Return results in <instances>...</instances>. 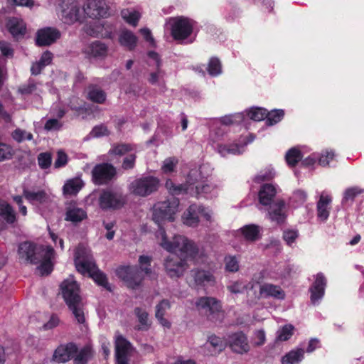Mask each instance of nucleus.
<instances>
[{
  "instance_id": "6e6d98bb",
  "label": "nucleus",
  "mask_w": 364,
  "mask_h": 364,
  "mask_svg": "<svg viewBox=\"0 0 364 364\" xmlns=\"http://www.w3.org/2000/svg\"><path fill=\"white\" fill-rule=\"evenodd\" d=\"M12 136L18 142H21L24 140H31L33 139V134L31 133L21 129H16L13 132Z\"/></svg>"
},
{
  "instance_id": "603ef678",
  "label": "nucleus",
  "mask_w": 364,
  "mask_h": 364,
  "mask_svg": "<svg viewBox=\"0 0 364 364\" xmlns=\"http://www.w3.org/2000/svg\"><path fill=\"white\" fill-rule=\"evenodd\" d=\"M335 154L332 150H325L318 155V164L322 166H328L333 160Z\"/></svg>"
},
{
  "instance_id": "2f4dec72",
  "label": "nucleus",
  "mask_w": 364,
  "mask_h": 364,
  "mask_svg": "<svg viewBox=\"0 0 364 364\" xmlns=\"http://www.w3.org/2000/svg\"><path fill=\"white\" fill-rule=\"evenodd\" d=\"M41 86L42 83L41 82L30 77L18 87V92L23 96L38 95L41 92Z\"/></svg>"
},
{
  "instance_id": "e433bc0d",
  "label": "nucleus",
  "mask_w": 364,
  "mask_h": 364,
  "mask_svg": "<svg viewBox=\"0 0 364 364\" xmlns=\"http://www.w3.org/2000/svg\"><path fill=\"white\" fill-rule=\"evenodd\" d=\"M119 41L122 46L133 50L136 46L137 38L132 31L124 30L120 33Z\"/></svg>"
},
{
  "instance_id": "f3484780",
  "label": "nucleus",
  "mask_w": 364,
  "mask_h": 364,
  "mask_svg": "<svg viewBox=\"0 0 364 364\" xmlns=\"http://www.w3.org/2000/svg\"><path fill=\"white\" fill-rule=\"evenodd\" d=\"M109 152L115 155L125 156L122 163V168L124 169H132L134 168L136 158V151L133 146L129 144H118L114 146Z\"/></svg>"
},
{
  "instance_id": "6ab92c4d",
  "label": "nucleus",
  "mask_w": 364,
  "mask_h": 364,
  "mask_svg": "<svg viewBox=\"0 0 364 364\" xmlns=\"http://www.w3.org/2000/svg\"><path fill=\"white\" fill-rule=\"evenodd\" d=\"M92 179L96 184H104L109 181L115 175L116 171L109 164L96 165L92 170Z\"/></svg>"
},
{
  "instance_id": "5fc2aeb1",
  "label": "nucleus",
  "mask_w": 364,
  "mask_h": 364,
  "mask_svg": "<svg viewBox=\"0 0 364 364\" xmlns=\"http://www.w3.org/2000/svg\"><path fill=\"white\" fill-rule=\"evenodd\" d=\"M208 71L210 75L215 76L221 73V65L218 58H213L210 60Z\"/></svg>"
},
{
  "instance_id": "de8ad7c7",
  "label": "nucleus",
  "mask_w": 364,
  "mask_h": 364,
  "mask_svg": "<svg viewBox=\"0 0 364 364\" xmlns=\"http://www.w3.org/2000/svg\"><path fill=\"white\" fill-rule=\"evenodd\" d=\"M225 269L229 272H237L240 269L239 260L236 256L228 255L224 259Z\"/></svg>"
},
{
  "instance_id": "b1692460",
  "label": "nucleus",
  "mask_w": 364,
  "mask_h": 364,
  "mask_svg": "<svg viewBox=\"0 0 364 364\" xmlns=\"http://www.w3.org/2000/svg\"><path fill=\"white\" fill-rule=\"evenodd\" d=\"M60 32L55 28L47 27L38 31L36 43L40 46H49L60 38Z\"/></svg>"
},
{
  "instance_id": "412c9836",
  "label": "nucleus",
  "mask_w": 364,
  "mask_h": 364,
  "mask_svg": "<svg viewBox=\"0 0 364 364\" xmlns=\"http://www.w3.org/2000/svg\"><path fill=\"white\" fill-rule=\"evenodd\" d=\"M332 197L326 191H323L316 203V212L318 220L326 222L330 215L331 209Z\"/></svg>"
},
{
  "instance_id": "680f3d73",
  "label": "nucleus",
  "mask_w": 364,
  "mask_h": 364,
  "mask_svg": "<svg viewBox=\"0 0 364 364\" xmlns=\"http://www.w3.org/2000/svg\"><path fill=\"white\" fill-rule=\"evenodd\" d=\"M291 198L297 204H303L307 199V194L304 191L297 190L294 192Z\"/></svg>"
},
{
  "instance_id": "49530a36",
  "label": "nucleus",
  "mask_w": 364,
  "mask_h": 364,
  "mask_svg": "<svg viewBox=\"0 0 364 364\" xmlns=\"http://www.w3.org/2000/svg\"><path fill=\"white\" fill-rule=\"evenodd\" d=\"M284 115L282 109H274L271 112L267 111L266 124L268 126H272L282 120Z\"/></svg>"
},
{
  "instance_id": "cd10ccee",
  "label": "nucleus",
  "mask_w": 364,
  "mask_h": 364,
  "mask_svg": "<svg viewBox=\"0 0 364 364\" xmlns=\"http://www.w3.org/2000/svg\"><path fill=\"white\" fill-rule=\"evenodd\" d=\"M87 218L86 211L76 203H69L65 208V220L74 224L82 222Z\"/></svg>"
},
{
  "instance_id": "f03ea898",
  "label": "nucleus",
  "mask_w": 364,
  "mask_h": 364,
  "mask_svg": "<svg viewBox=\"0 0 364 364\" xmlns=\"http://www.w3.org/2000/svg\"><path fill=\"white\" fill-rule=\"evenodd\" d=\"M243 119L242 113H236L223 117L218 122L213 129L210 134V143L213 148L221 156H227L228 155H237L244 152L245 146L251 143L254 139H250L244 138L240 144H224L222 141L224 140L225 130L223 126L230 125L235 123H239Z\"/></svg>"
},
{
  "instance_id": "473e14b6",
  "label": "nucleus",
  "mask_w": 364,
  "mask_h": 364,
  "mask_svg": "<svg viewBox=\"0 0 364 364\" xmlns=\"http://www.w3.org/2000/svg\"><path fill=\"white\" fill-rule=\"evenodd\" d=\"M6 27L11 34L16 38L23 36L26 30L25 23L18 18H10L6 23Z\"/></svg>"
},
{
  "instance_id": "7ed1b4c3",
  "label": "nucleus",
  "mask_w": 364,
  "mask_h": 364,
  "mask_svg": "<svg viewBox=\"0 0 364 364\" xmlns=\"http://www.w3.org/2000/svg\"><path fill=\"white\" fill-rule=\"evenodd\" d=\"M19 259L28 263L39 264L38 269L41 275L49 274L53 268L54 250L50 246H36L24 242L18 246Z\"/></svg>"
},
{
  "instance_id": "a211bd4d",
  "label": "nucleus",
  "mask_w": 364,
  "mask_h": 364,
  "mask_svg": "<svg viewBox=\"0 0 364 364\" xmlns=\"http://www.w3.org/2000/svg\"><path fill=\"white\" fill-rule=\"evenodd\" d=\"M226 341L231 350L237 353H247L250 349L247 337L242 331L228 335Z\"/></svg>"
},
{
  "instance_id": "c9c22d12",
  "label": "nucleus",
  "mask_w": 364,
  "mask_h": 364,
  "mask_svg": "<svg viewBox=\"0 0 364 364\" xmlns=\"http://www.w3.org/2000/svg\"><path fill=\"white\" fill-rule=\"evenodd\" d=\"M304 355V350L301 348H298L291 350L284 356L282 357V364H299L303 360Z\"/></svg>"
},
{
  "instance_id": "864d4df0",
  "label": "nucleus",
  "mask_w": 364,
  "mask_h": 364,
  "mask_svg": "<svg viewBox=\"0 0 364 364\" xmlns=\"http://www.w3.org/2000/svg\"><path fill=\"white\" fill-rule=\"evenodd\" d=\"M227 289L231 294H242L245 289V285L242 281H232L227 285Z\"/></svg>"
},
{
  "instance_id": "58836bf2",
  "label": "nucleus",
  "mask_w": 364,
  "mask_h": 364,
  "mask_svg": "<svg viewBox=\"0 0 364 364\" xmlns=\"http://www.w3.org/2000/svg\"><path fill=\"white\" fill-rule=\"evenodd\" d=\"M107 46L99 41L92 43L87 48V53L92 57L100 58L107 55Z\"/></svg>"
},
{
  "instance_id": "393cba45",
  "label": "nucleus",
  "mask_w": 364,
  "mask_h": 364,
  "mask_svg": "<svg viewBox=\"0 0 364 364\" xmlns=\"http://www.w3.org/2000/svg\"><path fill=\"white\" fill-rule=\"evenodd\" d=\"M262 228L255 224L245 225L237 230V235H241L248 242H254L262 237Z\"/></svg>"
},
{
  "instance_id": "5701e85b",
  "label": "nucleus",
  "mask_w": 364,
  "mask_h": 364,
  "mask_svg": "<svg viewBox=\"0 0 364 364\" xmlns=\"http://www.w3.org/2000/svg\"><path fill=\"white\" fill-rule=\"evenodd\" d=\"M326 286V279L322 273H318L314 282L311 286V301L313 304H317L323 298Z\"/></svg>"
},
{
  "instance_id": "9b49d317",
  "label": "nucleus",
  "mask_w": 364,
  "mask_h": 364,
  "mask_svg": "<svg viewBox=\"0 0 364 364\" xmlns=\"http://www.w3.org/2000/svg\"><path fill=\"white\" fill-rule=\"evenodd\" d=\"M81 0H63L60 5V18L68 25H72L81 19Z\"/></svg>"
},
{
  "instance_id": "0eeeda50",
  "label": "nucleus",
  "mask_w": 364,
  "mask_h": 364,
  "mask_svg": "<svg viewBox=\"0 0 364 364\" xmlns=\"http://www.w3.org/2000/svg\"><path fill=\"white\" fill-rule=\"evenodd\" d=\"M151 257L141 255L139 258V269L136 267H121L117 269V274L129 287L134 289L140 285L143 273L146 275L151 273Z\"/></svg>"
},
{
  "instance_id": "e2e57ef3",
  "label": "nucleus",
  "mask_w": 364,
  "mask_h": 364,
  "mask_svg": "<svg viewBox=\"0 0 364 364\" xmlns=\"http://www.w3.org/2000/svg\"><path fill=\"white\" fill-rule=\"evenodd\" d=\"M275 176V172L273 169H268L264 173H260L255 176V181L260 182L263 181H268L273 178Z\"/></svg>"
},
{
  "instance_id": "4d7b16f0",
  "label": "nucleus",
  "mask_w": 364,
  "mask_h": 364,
  "mask_svg": "<svg viewBox=\"0 0 364 364\" xmlns=\"http://www.w3.org/2000/svg\"><path fill=\"white\" fill-rule=\"evenodd\" d=\"M51 161L52 158L50 154L49 153H41L38 156V166L43 169H46L50 167Z\"/></svg>"
},
{
  "instance_id": "7c9ffc66",
  "label": "nucleus",
  "mask_w": 364,
  "mask_h": 364,
  "mask_svg": "<svg viewBox=\"0 0 364 364\" xmlns=\"http://www.w3.org/2000/svg\"><path fill=\"white\" fill-rule=\"evenodd\" d=\"M269 206L270 209L268 212L269 218L278 224L283 223L286 218L284 202L279 200Z\"/></svg>"
},
{
  "instance_id": "a878e982",
  "label": "nucleus",
  "mask_w": 364,
  "mask_h": 364,
  "mask_svg": "<svg viewBox=\"0 0 364 364\" xmlns=\"http://www.w3.org/2000/svg\"><path fill=\"white\" fill-rule=\"evenodd\" d=\"M277 191L278 188L276 185L272 183L263 184L258 193L259 203L263 206L271 205Z\"/></svg>"
},
{
  "instance_id": "4468645a",
  "label": "nucleus",
  "mask_w": 364,
  "mask_h": 364,
  "mask_svg": "<svg viewBox=\"0 0 364 364\" xmlns=\"http://www.w3.org/2000/svg\"><path fill=\"white\" fill-rule=\"evenodd\" d=\"M159 180L152 176L143 177L132 181L129 185V191L134 195L146 196L156 191Z\"/></svg>"
},
{
  "instance_id": "ddd939ff",
  "label": "nucleus",
  "mask_w": 364,
  "mask_h": 364,
  "mask_svg": "<svg viewBox=\"0 0 364 364\" xmlns=\"http://www.w3.org/2000/svg\"><path fill=\"white\" fill-rule=\"evenodd\" d=\"M195 306L199 312L207 316L210 320L217 319L221 313V303L214 297H200L196 301Z\"/></svg>"
},
{
  "instance_id": "0e129e2a",
  "label": "nucleus",
  "mask_w": 364,
  "mask_h": 364,
  "mask_svg": "<svg viewBox=\"0 0 364 364\" xmlns=\"http://www.w3.org/2000/svg\"><path fill=\"white\" fill-rule=\"evenodd\" d=\"M108 134L107 129L103 125L95 127L90 132V136L92 137H100Z\"/></svg>"
},
{
  "instance_id": "f704fd0d",
  "label": "nucleus",
  "mask_w": 364,
  "mask_h": 364,
  "mask_svg": "<svg viewBox=\"0 0 364 364\" xmlns=\"http://www.w3.org/2000/svg\"><path fill=\"white\" fill-rule=\"evenodd\" d=\"M16 222V213L14 209L6 202L1 201V223L13 225Z\"/></svg>"
},
{
  "instance_id": "2eb2a0df",
  "label": "nucleus",
  "mask_w": 364,
  "mask_h": 364,
  "mask_svg": "<svg viewBox=\"0 0 364 364\" xmlns=\"http://www.w3.org/2000/svg\"><path fill=\"white\" fill-rule=\"evenodd\" d=\"M125 200V198L121 192L107 189L100 193L99 205L103 210L119 209L124 205Z\"/></svg>"
},
{
  "instance_id": "72a5a7b5",
  "label": "nucleus",
  "mask_w": 364,
  "mask_h": 364,
  "mask_svg": "<svg viewBox=\"0 0 364 364\" xmlns=\"http://www.w3.org/2000/svg\"><path fill=\"white\" fill-rule=\"evenodd\" d=\"M84 183L80 178H74L68 180L63 187L65 195H75L83 187Z\"/></svg>"
},
{
  "instance_id": "79ce46f5",
  "label": "nucleus",
  "mask_w": 364,
  "mask_h": 364,
  "mask_svg": "<svg viewBox=\"0 0 364 364\" xmlns=\"http://www.w3.org/2000/svg\"><path fill=\"white\" fill-rule=\"evenodd\" d=\"M302 156L301 151L299 149L294 147L287 152L285 159L287 164L291 167H294L299 161H301Z\"/></svg>"
},
{
  "instance_id": "ea45409f",
  "label": "nucleus",
  "mask_w": 364,
  "mask_h": 364,
  "mask_svg": "<svg viewBox=\"0 0 364 364\" xmlns=\"http://www.w3.org/2000/svg\"><path fill=\"white\" fill-rule=\"evenodd\" d=\"M87 96L91 101L100 104L103 103L106 100L105 92L95 85L88 87Z\"/></svg>"
},
{
  "instance_id": "3c124183",
  "label": "nucleus",
  "mask_w": 364,
  "mask_h": 364,
  "mask_svg": "<svg viewBox=\"0 0 364 364\" xmlns=\"http://www.w3.org/2000/svg\"><path fill=\"white\" fill-rule=\"evenodd\" d=\"M206 345H210L214 348L215 353L220 352L225 348V342L219 337L215 336H211L209 337Z\"/></svg>"
},
{
  "instance_id": "4be33fe9",
  "label": "nucleus",
  "mask_w": 364,
  "mask_h": 364,
  "mask_svg": "<svg viewBox=\"0 0 364 364\" xmlns=\"http://www.w3.org/2000/svg\"><path fill=\"white\" fill-rule=\"evenodd\" d=\"M77 353V346L69 343L65 345H60L55 350L52 357V360L56 363H65L73 358Z\"/></svg>"
},
{
  "instance_id": "dca6fc26",
  "label": "nucleus",
  "mask_w": 364,
  "mask_h": 364,
  "mask_svg": "<svg viewBox=\"0 0 364 364\" xmlns=\"http://www.w3.org/2000/svg\"><path fill=\"white\" fill-rule=\"evenodd\" d=\"M84 14L92 18H104L107 16L108 7L105 0H82Z\"/></svg>"
},
{
  "instance_id": "c85d7f7f",
  "label": "nucleus",
  "mask_w": 364,
  "mask_h": 364,
  "mask_svg": "<svg viewBox=\"0 0 364 364\" xmlns=\"http://www.w3.org/2000/svg\"><path fill=\"white\" fill-rule=\"evenodd\" d=\"M50 113L57 118L49 119L45 124L44 128L47 131H55L60 129L62 123L60 122L65 114V111L60 107L58 105L52 106Z\"/></svg>"
},
{
  "instance_id": "9d476101",
  "label": "nucleus",
  "mask_w": 364,
  "mask_h": 364,
  "mask_svg": "<svg viewBox=\"0 0 364 364\" xmlns=\"http://www.w3.org/2000/svg\"><path fill=\"white\" fill-rule=\"evenodd\" d=\"M200 217L210 224L214 221L213 212L210 209L202 205L192 204L183 213L181 220L183 223L191 228H196L200 223Z\"/></svg>"
},
{
  "instance_id": "20e7f679",
  "label": "nucleus",
  "mask_w": 364,
  "mask_h": 364,
  "mask_svg": "<svg viewBox=\"0 0 364 364\" xmlns=\"http://www.w3.org/2000/svg\"><path fill=\"white\" fill-rule=\"evenodd\" d=\"M210 170L208 166L195 167L188 174V194L196 198H211L218 193V188L208 180Z\"/></svg>"
},
{
  "instance_id": "f257e3e1",
  "label": "nucleus",
  "mask_w": 364,
  "mask_h": 364,
  "mask_svg": "<svg viewBox=\"0 0 364 364\" xmlns=\"http://www.w3.org/2000/svg\"><path fill=\"white\" fill-rule=\"evenodd\" d=\"M159 245L169 252H173L181 257L179 259L176 256L168 257L164 262L167 274L171 277H181L185 269V260L191 259L198 262L200 256L199 249L196 244L183 235H175L171 241L167 239L166 232L161 229L157 235Z\"/></svg>"
},
{
  "instance_id": "c756f323",
  "label": "nucleus",
  "mask_w": 364,
  "mask_h": 364,
  "mask_svg": "<svg viewBox=\"0 0 364 364\" xmlns=\"http://www.w3.org/2000/svg\"><path fill=\"white\" fill-rule=\"evenodd\" d=\"M191 277L196 286L204 287L215 283V277L209 271L198 269H193L191 271Z\"/></svg>"
},
{
  "instance_id": "a18cd8bd",
  "label": "nucleus",
  "mask_w": 364,
  "mask_h": 364,
  "mask_svg": "<svg viewBox=\"0 0 364 364\" xmlns=\"http://www.w3.org/2000/svg\"><path fill=\"white\" fill-rule=\"evenodd\" d=\"M122 16L128 23L136 26L141 17V14L134 9H127L122 11Z\"/></svg>"
},
{
  "instance_id": "8fccbe9b",
  "label": "nucleus",
  "mask_w": 364,
  "mask_h": 364,
  "mask_svg": "<svg viewBox=\"0 0 364 364\" xmlns=\"http://www.w3.org/2000/svg\"><path fill=\"white\" fill-rule=\"evenodd\" d=\"M294 327L292 325L288 324L284 326L277 331V339L280 341H286L289 340L293 334Z\"/></svg>"
},
{
  "instance_id": "13d9d810",
  "label": "nucleus",
  "mask_w": 364,
  "mask_h": 364,
  "mask_svg": "<svg viewBox=\"0 0 364 364\" xmlns=\"http://www.w3.org/2000/svg\"><path fill=\"white\" fill-rule=\"evenodd\" d=\"M298 236V231L295 230H287L283 232V239L289 246H291L295 242Z\"/></svg>"
},
{
  "instance_id": "bf43d9fd",
  "label": "nucleus",
  "mask_w": 364,
  "mask_h": 364,
  "mask_svg": "<svg viewBox=\"0 0 364 364\" xmlns=\"http://www.w3.org/2000/svg\"><path fill=\"white\" fill-rule=\"evenodd\" d=\"M177 162L178 160L174 157L166 159L164 161V164L162 166L163 172L165 173H168L173 171Z\"/></svg>"
},
{
  "instance_id": "6e6552de",
  "label": "nucleus",
  "mask_w": 364,
  "mask_h": 364,
  "mask_svg": "<svg viewBox=\"0 0 364 364\" xmlns=\"http://www.w3.org/2000/svg\"><path fill=\"white\" fill-rule=\"evenodd\" d=\"M193 21L183 16L170 18L166 22L171 34L174 40L181 43H191L193 39L191 38L193 30Z\"/></svg>"
},
{
  "instance_id": "338daca9",
  "label": "nucleus",
  "mask_w": 364,
  "mask_h": 364,
  "mask_svg": "<svg viewBox=\"0 0 364 364\" xmlns=\"http://www.w3.org/2000/svg\"><path fill=\"white\" fill-rule=\"evenodd\" d=\"M14 55V49L8 43H1V57L11 58Z\"/></svg>"
},
{
  "instance_id": "37998d69",
  "label": "nucleus",
  "mask_w": 364,
  "mask_h": 364,
  "mask_svg": "<svg viewBox=\"0 0 364 364\" xmlns=\"http://www.w3.org/2000/svg\"><path fill=\"white\" fill-rule=\"evenodd\" d=\"M134 313L140 323L137 329L147 330L150 326L148 313L145 310L138 307L134 309Z\"/></svg>"
},
{
  "instance_id": "bb28decb",
  "label": "nucleus",
  "mask_w": 364,
  "mask_h": 364,
  "mask_svg": "<svg viewBox=\"0 0 364 364\" xmlns=\"http://www.w3.org/2000/svg\"><path fill=\"white\" fill-rule=\"evenodd\" d=\"M259 295L262 298H273L278 300L285 299V292L280 286L264 283L259 286Z\"/></svg>"
},
{
  "instance_id": "052dcab7",
  "label": "nucleus",
  "mask_w": 364,
  "mask_h": 364,
  "mask_svg": "<svg viewBox=\"0 0 364 364\" xmlns=\"http://www.w3.org/2000/svg\"><path fill=\"white\" fill-rule=\"evenodd\" d=\"M170 308H171L170 302L166 299H164L159 304L156 305L155 315L164 316L166 312Z\"/></svg>"
},
{
  "instance_id": "1a4fd4ad",
  "label": "nucleus",
  "mask_w": 364,
  "mask_h": 364,
  "mask_svg": "<svg viewBox=\"0 0 364 364\" xmlns=\"http://www.w3.org/2000/svg\"><path fill=\"white\" fill-rule=\"evenodd\" d=\"M178 205V200L174 198L165 201L158 202L154 205L153 208V220L159 228L156 232V235L161 229L165 231L161 227L162 224L166 222H173L175 220Z\"/></svg>"
},
{
  "instance_id": "c03bdc74",
  "label": "nucleus",
  "mask_w": 364,
  "mask_h": 364,
  "mask_svg": "<svg viewBox=\"0 0 364 364\" xmlns=\"http://www.w3.org/2000/svg\"><path fill=\"white\" fill-rule=\"evenodd\" d=\"M363 192V190L358 186H353L346 189L343 193V197L341 202L342 204L345 205L349 202L352 203L355 197L361 194Z\"/></svg>"
},
{
  "instance_id": "69168bd1",
  "label": "nucleus",
  "mask_w": 364,
  "mask_h": 364,
  "mask_svg": "<svg viewBox=\"0 0 364 364\" xmlns=\"http://www.w3.org/2000/svg\"><path fill=\"white\" fill-rule=\"evenodd\" d=\"M67 155L64 152L59 151L58 152L57 159L54 163V166L55 168H60L64 166L67 164Z\"/></svg>"
},
{
  "instance_id": "423d86ee",
  "label": "nucleus",
  "mask_w": 364,
  "mask_h": 364,
  "mask_svg": "<svg viewBox=\"0 0 364 364\" xmlns=\"http://www.w3.org/2000/svg\"><path fill=\"white\" fill-rule=\"evenodd\" d=\"M63 297L79 323L85 321L84 304L80 294V287L73 276L65 279L60 284Z\"/></svg>"
},
{
  "instance_id": "774afa93",
  "label": "nucleus",
  "mask_w": 364,
  "mask_h": 364,
  "mask_svg": "<svg viewBox=\"0 0 364 364\" xmlns=\"http://www.w3.org/2000/svg\"><path fill=\"white\" fill-rule=\"evenodd\" d=\"M163 78V73L158 69L156 72H153L150 74L149 82L152 85L159 84Z\"/></svg>"
},
{
  "instance_id": "aec40b11",
  "label": "nucleus",
  "mask_w": 364,
  "mask_h": 364,
  "mask_svg": "<svg viewBox=\"0 0 364 364\" xmlns=\"http://www.w3.org/2000/svg\"><path fill=\"white\" fill-rule=\"evenodd\" d=\"M131 343L121 334L115 336V351L117 364H127Z\"/></svg>"
},
{
  "instance_id": "4c0bfd02",
  "label": "nucleus",
  "mask_w": 364,
  "mask_h": 364,
  "mask_svg": "<svg viewBox=\"0 0 364 364\" xmlns=\"http://www.w3.org/2000/svg\"><path fill=\"white\" fill-rule=\"evenodd\" d=\"M74 364H86L93 356V350L90 346H85L75 353Z\"/></svg>"
},
{
  "instance_id": "39448f33",
  "label": "nucleus",
  "mask_w": 364,
  "mask_h": 364,
  "mask_svg": "<svg viewBox=\"0 0 364 364\" xmlns=\"http://www.w3.org/2000/svg\"><path fill=\"white\" fill-rule=\"evenodd\" d=\"M75 264L77 270L83 275L87 274L98 285L110 290L109 283L105 274L96 266L90 250L79 245L75 254Z\"/></svg>"
},
{
  "instance_id": "a19ab883",
  "label": "nucleus",
  "mask_w": 364,
  "mask_h": 364,
  "mask_svg": "<svg viewBox=\"0 0 364 364\" xmlns=\"http://www.w3.org/2000/svg\"><path fill=\"white\" fill-rule=\"evenodd\" d=\"M166 188L172 195H178L181 193L188 194V176L186 183L183 184L176 185L171 180H167L166 182Z\"/></svg>"
},
{
  "instance_id": "f8f14e48",
  "label": "nucleus",
  "mask_w": 364,
  "mask_h": 364,
  "mask_svg": "<svg viewBox=\"0 0 364 364\" xmlns=\"http://www.w3.org/2000/svg\"><path fill=\"white\" fill-rule=\"evenodd\" d=\"M23 196L33 205H35L42 214L46 208L53 206V197L43 190L31 191L23 188Z\"/></svg>"
},
{
  "instance_id": "09e8293b",
  "label": "nucleus",
  "mask_w": 364,
  "mask_h": 364,
  "mask_svg": "<svg viewBox=\"0 0 364 364\" xmlns=\"http://www.w3.org/2000/svg\"><path fill=\"white\" fill-rule=\"evenodd\" d=\"M246 114L251 119L259 122L265 119L267 109L262 107H252L247 110Z\"/></svg>"
}]
</instances>
